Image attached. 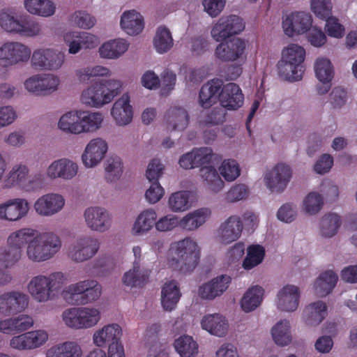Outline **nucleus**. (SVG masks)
I'll list each match as a JSON object with an SVG mask.
<instances>
[{
    "mask_svg": "<svg viewBox=\"0 0 357 357\" xmlns=\"http://www.w3.org/2000/svg\"><path fill=\"white\" fill-rule=\"evenodd\" d=\"M190 116L187 110L182 107H171L164 116V123L169 132L183 131L189 124Z\"/></svg>",
    "mask_w": 357,
    "mask_h": 357,
    "instance_id": "nucleus-38",
    "label": "nucleus"
},
{
    "mask_svg": "<svg viewBox=\"0 0 357 357\" xmlns=\"http://www.w3.org/2000/svg\"><path fill=\"white\" fill-rule=\"evenodd\" d=\"M301 297V291L299 287L286 284L278 289L274 298V305L280 312L293 313L299 307Z\"/></svg>",
    "mask_w": 357,
    "mask_h": 357,
    "instance_id": "nucleus-23",
    "label": "nucleus"
},
{
    "mask_svg": "<svg viewBox=\"0 0 357 357\" xmlns=\"http://www.w3.org/2000/svg\"><path fill=\"white\" fill-rule=\"evenodd\" d=\"M61 292L68 303L85 305L98 300L102 286L96 280L86 279L69 284Z\"/></svg>",
    "mask_w": 357,
    "mask_h": 357,
    "instance_id": "nucleus-11",
    "label": "nucleus"
},
{
    "mask_svg": "<svg viewBox=\"0 0 357 357\" xmlns=\"http://www.w3.org/2000/svg\"><path fill=\"white\" fill-rule=\"evenodd\" d=\"M328 315L327 304L322 301H317L307 305L303 312L302 318L308 327L319 326Z\"/></svg>",
    "mask_w": 357,
    "mask_h": 357,
    "instance_id": "nucleus-40",
    "label": "nucleus"
},
{
    "mask_svg": "<svg viewBox=\"0 0 357 357\" xmlns=\"http://www.w3.org/2000/svg\"><path fill=\"white\" fill-rule=\"evenodd\" d=\"M151 273V269L146 264L133 261L132 267L123 273L121 280L128 287H141L149 282Z\"/></svg>",
    "mask_w": 357,
    "mask_h": 357,
    "instance_id": "nucleus-33",
    "label": "nucleus"
},
{
    "mask_svg": "<svg viewBox=\"0 0 357 357\" xmlns=\"http://www.w3.org/2000/svg\"><path fill=\"white\" fill-rule=\"evenodd\" d=\"M264 248L259 245H251L247 248V254L243 261L242 266L249 271L259 265L264 260Z\"/></svg>",
    "mask_w": 357,
    "mask_h": 357,
    "instance_id": "nucleus-57",
    "label": "nucleus"
},
{
    "mask_svg": "<svg viewBox=\"0 0 357 357\" xmlns=\"http://www.w3.org/2000/svg\"><path fill=\"white\" fill-rule=\"evenodd\" d=\"M68 22L79 29L89 30L94 27L97 20L92 15L83 10H77L68 16Z\"/></svg>",
    "mask_w": 357,
    "mask_h": 357,
    "instance_id": "nucleus-58",
    "label": "nucleus"
},
{
    "mask_svg": "<svg viewBox=\"0 0 357 357\" xmlns=\"http://www.w3.org/2000/svg\"><path fill=\"white\" fill-rule=\"evenodd\" d=\"M181 228L180 216L174 213L163 215L156 218L155 230L160 233H169Z\"/></svg>",
    "mask_w": 357,
    "mask_h": 357,
    "instance_id": "nucleus-60",
    "label": "nucleus"
},
{
    "mask_svg": "<svg viewBox=\"0 0 357 357\" xmlns=\"http://www.w3.org/2000/svg\"><path fill=\"white\" fill-rule=\"evenodd\" d=\"M200 327L208 334L218 337H226L229 331L228 319L220 313H208L200 319Z\"/></svg>",
    "mask_w": 357,
    "mask_h": 357,
    "instance_id": "nucleus-30",
    "label": "nucleus"
},
{
    "mask_svg": "<svg viewBox=\"0 0 357 357\" xmlns=\"http://www.w3.org/2000/svg\"><path fill=\"white\" fill-rule=\"evenodd\" d=\"M41 75L43 96L53 94L59 89L61 79L57 75L51 73H42Z\"/></svg>",
    "mask_w": 357,
    "mask_h": 357,
    "instance_id": "nucleus-64",
    "label": "nucleus"
},
{
    "mask_svg": "<svg viewBox=\"0 0 357 357\" xmlns=\"http://www.w3.org/2000/svg\"><path fill=\"white\" fill-rule=\"evenodd\" d=\"M79 121L80 109H73L60 116L56 126L63 133L79 135Z\"/></svg>",
    "mask_w": 357,
    "mask_h": 357,
    "instance_id": "nucleus-45",
    "label": "nucleus"
},
{
    "mask_svg": "<svg viewBox=\"0 0 357 357\" xmlns=\"http://www.w3.org/2000/svg\"><path fill=\"white\" fill-rule=\"evenodd\" d=\"M31 48L17 41H8L0 46V66L3 68L26 63L31 58Z\"/></svg>",
    "mask_w": 357,
    "mask_h": 357,
    "instance_id": "nucleus-15",
    "label": "nucleus"
},
{
    "mask_svg": "<svg viewBox=\"0 0 357 357\" xmlns=\"http://www.w3.org/2000/svg\"><path fill=\"white\" fill-rule=\"evenodd\" d=\"M231 278L222 274L202 283L197 289V296L202 300L213 301L221 296L228 289Z\"/></svg>",
    "mask_w": 357,
    "mask_h": 357,
    "instance_id": "nucleus-28",
    "label": "nucleus"
},
{
    "mask_svg": "<svg viewBox=\"0 0 357 357\" xmlns=\"http://www.w3.org/2000/svg\"><path fill=\"white\" fill-rule=\"evenodd\" d=\"M249 195L250 189L246 184L236 183L225 192L223 199L227 204H234L247 199Z\"/></svg>",
    "mask_w": 357,
    "mask_h": 357,
    "instance_id": "nucleus-59",
    "label": "nucleus"
},
{
    "mask_svg": "<svg viewBox=\"0 0 357 357\" xmlns=\"http://www.w3.org/2000/svg\"><path fill=\"white\" fill-rule=\"evenodd\" d=\"M264 295L265 290L262 287L254 285L249 287L239 301L241 310L245 313L254 312L261 306Z\"/></svg>",
    "mask_w": 357,
    "mask_h": 357,
    "instance_id": "nucleus-43",
    "label": "nucleus"
},
{
    "mask_svg": "<svg viewBox=\"0 0 357 357\" xmlns=\"http://www.w3.org/2000/svg\"><path fill=\"white\" fill-rule=\"evenodd\" d=\"M272 339L279 347L289 345L293 340L290 321L282 319L276 322L271 329Z\"/></svg>",
    "mask_w": 357,
    "mask_h": 357,
    "instance_id": "nucleus-49",
    "label": "nucleus"
},
{
    "mask_svg": "<svg viewBox=\"0 0 357 357\" xmlns=\"http://www.w3.org/2000/svg\"><path fill=\"white\" fill-rule=\"evenodd\" d=\"M67 275L61 271L33 276L27 283L26 290L38 303H45L56 299L67 282Z\"/></svg>",
    "mask_w": 357,
    "mask_h": 357,
    "instance_id": "nucleus-3",
    "label": "nucleus"
},
{
    "mask_svg": "<svg viewBox=\"0 0 357 357\" xmlns=\"http://www.w3.org/2000/svg\"><path fill=\"white\" fill-rule=\"evenodd\" d=\"M29 296L22 291H4L0 293V314L9 316L21 313L29 307Z\"/></svg>",
    "mask_w": 357,
    "mask_h": 357,
    "instance_id": "nucleus-24",
    "label": "nucleus"
},
{
    "mask_svg": "<svg viewBox=\"0 0 357 357\" xmlns=\"http://www.w3.org/2000/svg\"><path fill=\"white\" fill-rule=\"evenodd\" d=\"M313 22V17L309 12L294 10L283 15L282 28L287 36L293 38L305 34Z\"/></svg>",
    "mask_w": 357,
    "mask_h": 357,
    "instance_id": "nucleus-16",
    "label": "nucleus"
},
{
    "mask_svg": "<svg viewBox=\"0 0 357 357\" xmlns=\"http://www.w3.org/2000/svg\"><path fill=\"white\" fill-rule=\"evenodd\" d=\"M248 43L240 38H235L220 43L215 48L216 59L224 62L244 61L247 55Z\"/></svg>",
    "mask_w": 357,
    "mask_h": 357,
    "instance_id": "nucleus-25",
    "label": "nucleus"
},
{
    "mask_svg": "<svg viewBox=\"0 0 357 357\" xmlns=\"http://www.w3.org/2000/svg\"><path fill=\"white\" fill-rule=\"evenodd\" d=\"M66 60V53L53 47H40L33 50L31 66L35 70L56 72L60 70Z\"/></svg>",
    "mask_w": 357,
    "mask_h": 357,
    "instance_id": "nucleus-12",
    "label": "nucleus"
},
{
    "mask_svg": "<svg viewBox=\"0 0 357 357\" xmlns=\"http://www.w3.org/2000/svg\"><path fill=\"white\" fill-rule=\"evenodd\" d=\"M110 115L117 126L129 125L133 119V109L130 105V96L124 93L113 104Z\"/></svg>",
    "mask_w": 357,
    "mask_h": 357,
    "instance_id": "nucleus-31",
    "label": "nucleus"
},
{
    "mask_svg": "<svg viewBox=\"0 0 357 357\" xmlns=\"http://www.w3.org/2000/svg\"><path fill=\"white\" fill-rule=\"evenodd\" d=\"M165 194V190L159 181L149 182L144 192V199L149 204H155L162 199Z\"/></svg>",
    "mask_w": 357,
    "mask_h": 357,
    "instance_id": "nucleus-63",
    "label": "nucleus"
},
{
    "mask_svg": "<svg viewBox=\"0 0 357 357\" xmlns=\"http://www.w3.org/2000/svg\"><path fill=\"white\" fill-rule=\"evenodd\" d=\"M222 82L213 79L204 84L199 95V105L204 108L211 107L217 100L219 93L220 105L229 110H235L243 105L244 96L240 86L233 82L228 83L222 87Z\"/></svg>",
    "mask_w": 357,
    "mask_h": 357,
    "instance_id": "nucleus-2",
    "label": "nucleus"
},
{
    "mask_svg": "<svg viewBox=\"0 0 357 357\" xmlns=\"http://www.w3.org/2000/svg\"><path fill=\"white\" fill-rule=\"evenodd\" d=\"M218 172L224 181L233 182L241 176V169L236 160L227 158L221 162Z\"/></svg>",
    "mask_w": 357,
    "mask_h": 357,
    "instance_id": "nucleus-56",
    "label": "nucleus"
},
{
    "mask_svg": "<svg viewBox=\"0 0 357 357\" xmlns=\"http://www.w3.org/2000/svg\"><path fill=\"white\" fill-rule=\"evenodd\" d=\"M341 225L340 215L335 213H326L319 220L318 234L323 238H331L337 234Z\"/></svg>",
    "mask_w": 357,
    "mask_h": 357,
    "instance_id": "nucleus-48",
    "label": "nucleus"
},
{
    "mask_svg": "<svg viewBox=\"0 0 357 357\" xmlns=\"http://www.w3.org/2000/svg\"><path fill=\"white\" fill-rule=\"evenodd\" d=\"M24 7L29 13L43 17H52L56 10L52 0H24Z\"/></svg>",
    "mask_w": 357,
    "mask_h": 357,
    "instance_id": "nucleus-50",
    "label": "nucleus"
},
{
    "mask_svg": "<svg viewBox=\"0 0 357 357\" xmlns=\"http://www.w3.org/2000/svg\"><path fill=\"white\" fill-rule=\"evenodd\" d=\"M292 176L291 166L285 162H278L264 172L262 180L269 192L281 194L287 189Z\"/></svg>",
    "mask_w": 357,
    "mask_h": 357,
    "instance_id": "nucleus-13",
    "label": "nucleus"
},
{
    "mask_svg": "<svg viewBox=\"0 0 357 357\" xmlns=\"http://www.w3.org/2000/svg\"><path fill=\"white\" fill-rule=\"evenodd\" d=\"M174 351L179 357H197L199 354L197 341L190 335H181L174 340Z\"/></svg>",
    "mask_w": 357,
    "mask_h": 357,
    "instance_id": "nucleus-47",
    "label": "nucleus"
},
{
    "mask_svg": "<svg viewBox=\"0 0 357 357\" xmlns=\"http://www.w3.org/2000/svg\"><path fill=\"white\" fill-rule=\"evenodd\" d=\"M80 172L79 164L69 157L53 160L46 167L45 177L50 181H70L75 179Z\"/></svg>",
    "mask_w": 357,
    "mask_h": 357,
    "instance_id": "nucleus-14",
    "label": "nucleus"
},
{
    "mask_svg": "<svg viewBox=\"0 0 357 357\" xmlns=\"http://www.w3.org/2000/svg\"><path fill=\"white\" fill-rule=\"evenodd\" d=\"M100 247L99 240L91 236H81L69 246L68 257L74 262L82 263L96 255Z\"/></svg>",
    "mask_w": 357,
    "mask_h": 357,
    "instance_id": "nucleus-18",
    "label": "nucleus"
},
{
    "mask_svg": "<svg viewBox=\"0 0 357 357\" xmlns=\"http://www.w3.org/2000/svg\"><path fill=\"white\" fill-rule=\"evenodd\" d=\"M243 229L241 218L236 214L231 215L219 225L216 237L221 244L229 245L241 238Z\"/></svg>",
    "mask_w": 357,
    "mask_h": 357,
    "instance_id": "nucleus-27",
    "label": "nucleus"
},
{
    "mask_svg": "<svg viewBox=\"0 0 357 357\" xmlns=\"http://www.w3.org/2000/svg\"><path fill=\"white\" fill-rule=\"evenodd\" d=\"M65 197L56 192H50L39 196L33 204L35 213L42 218H49L61 213L66 206Z\"/></svg>",
    "mask_w": 357,
    "mask_h": 357,
    "instance_id": "nucleus-21",
    "label": "nucleus"
},
{
    "mask_svg": "<svg viewBox=\"0 0 357 357\" xmlns=\"http://www.w3.org/2000/svg\"><path fill=\"white\" fill-rule=\"evenodd\" d=\"M43 183L41 174L31 175V169L24 162H16L4 176L1 188L3 190H22L31 192L40 188Z\"/></svg>",
    "mask_w": 357,
    "mask_h": 357,
    "instance_id": "nucleus-6",
    "label": "nucleus"
},
{
    "mask_svg": "<svg viewBox=\"0 0 357 357\" xmlns=\"http://www.w3.org/2000/svg\"><path fill=\"white\" fill-rule=\"evenodd\" d=\"M124 171L123 158L117 155H110L105 162L104 172L108 182H116L120 179Z\"/></svg>",
    "mask_w": 357,
    "mask_h": 357,
    "instance_id": "nucleus-52",
    "label": "nucleus"
},
{
    "mask_svg": "<svg viewBox=\"0 0 357 357\" xmlns=\"http://www.w3.org/2000/svg\"><path fill=\"white\" fill-rule=\"evenodd\" d=\"M62 241L52 231H38L25 248V257L32 263H43L53 259L61 250Z\"/></svg>",
    "mask_w": 357,
    "mask_h": 357,
    "instance_id": "nucleus-5",
    "label": "nucleus"
},
{
    "mask_svg": "<svg viewBox=\"0 0 357 357\" xmlns=\"http://www.w3.org/2000/svg\"><path fill=\"white\" fill-rule=\"evenodd\" d=\"M130 43L126 39L116 38L103 42L99 46L98 53L100 59L116 60L128 51Z\"/></svg>",
    "mask_w": 357,
    "mask_h": 357,
    "instance_id": "nucleus-35",
    "label": "nucleus"
},
{
    "mask_svg": "<svg viewBox=\"0 0 357 357\" xmlns=\"http://www.w3.org/2000/svg\"><path fill=\"white\" fill-rule=\"evenodd\" d=\"M109 151L107 141L101 137L91 139L84 148L80 155L82 165L87 169L100 166Z\"/></svg>",
    "mask_w": 357,
    "mask_h": 357,
    "instance_id": "nucleus-17",
    "label": "nucleus"
},
{
    "mask_svg": "<svg viewBox=\"0 0 357 357\" xmlns=\"http://www.w3.org/2000/svg\"><path fill=\"white\" fill-rule=\"evenodd\" d=\"M174 46V39L170 30L160 26L157 28L153 38V47L159 54H165L169 52Z\"/></svg>",
    "mask_w": 357,
    "mask_h": 357,
    "instance_id": "nucleus-53",
    "label": "nucleus"
},
{
    "mask_svg": "<svg viewBox=\"0 0 357 357\" xmlns=\"http://www.w3.org/2000/svg\"><path fill=\"white\" fill-rule=\"evenodd\" d=\"M34 325L32 316L20 314L0 321V332L4 334H21L26 332Z\"/></svg>",
    "mask_w": 357,
    "mask_h": 357,
    "instance_id": "nucleus-34",
    "label": "nucleus"
},
{
    "mask_svg": "<svg viewBox=\"0 0 357 357\" xmlns=\"http://www.w3.org/2000/svg\"><path fill=\"white\" fill-rule=\"evenodd\" d=\"M83 219L86 227L94 232L105 233L112 227V214L102 206L87 207L83 212Z\"/></svg>",
    "mask_w": 357,
    "mask_h": 357,
    "instance_id": "nucleus-22",
    "label": "nucleus"
},
{
    "mask_svg": "<svg viewBox=\"0 0 357 357\" xmlns=\"http://www.w3.org/2000/svg\"><path fill=\"white\" fill-rule=\"evenodd\" d=\"M201 255L197 241L186 236L172 243L165 257L166 266L174 271L188 274L197 267Z\"/></svg>",
    "mask_w": 357,
    "mask_h": 357,
    "instance_id": "nucleus-1",
    "label": "nucleus"
},
{
    "mask_svg": "<svg viewBox=\"0 0 357 357\" xmlns=\"http://www.w3.org/2000/svg\"><path fill=\"white\" fill-rule=\"evenodd\" d=\"M310 8L317 17L322 20L333 14L331 0H310Z\"/></svg>",
    "mask_w": 357,
    "mask_h": 357,
    "instance_id": "nucleus-61",
    "label": "nucleus"
},
{
    "mask_svg": "<svg viewBox=\"0 0 357 357\" xmlns=\"http://www.w3.org/2000/svg\"><path fill=\"white\" fill-rule=\"evenodd\" d=\"M122 89L119 79H98L82 90L79 101L86 107L100 109L110 103Z\"/></svg>",
    "mask_w": 357,
    "mask_h": 357,
    "instance_id": "nucleus-4",
    "label": "nucleus"
},
{
    "mask_svg": "<svg viewBox=\"0 0 357 357\" xmlns=\"http://www.w3.org/2000/svg\"><path fill=\"white\" fill-rule=\"evenodd\" d=\"M122 327L117 323H109L97 328L92 335L93 344L98 348L109 347L111 344L121 343Z\"/></svg>",
    "mask_w": 357,
    "mask_h": 357,
    "instance_id": "nucleus-29",
    "label": "nucleus"
},
{
    "mask_svg": "<svg viewBox=\"0 0 357 357\" xmlns=\"http://www.w3.org/2000/svg\"><path fill=\"white\" fill-rule=\"evenodd\" d=\"M82 345L75 340L59 342L46 351V357H82Z\"/></svg>",
    "mask_w": 357,
    "mask_h": 357,
    "instance_id": "nucleus-42",
    "label": "nucleus"
},
{
    "mask_svg": "<svg viewBox=\"0 0 357 357\" xmlns=\"http://www.w3.org/2000/svg\"><path fill=\"white\" fill-rule=\"evenodd\" d=\"M195 202L192 191L180 190L169 194L167 199V206L172 213H181L189 211Z\"/></svg>",
    "mask_w": 357,
    "mask_h": 357,
    "instance_id": "nucleus-36",
    "label": "nucleus"
},
{
    "mask_svg": "<svg viewBox=\"0 0 357 357\" xmlns=\"http://www.w3.org/2000/svg\"><path fill=\"white\" fill-rule=\"evenodd\" d=\"M199 176L206 189L213 194L220 192L225 186L218 171L212 165L201 167Z\"/></svg>",
    "mask_w": 357,
    "mask_h": 357,
    "instance_id": "nucleus-46",
    "label": "nucleus"
},
{
    "mask_svg": "<svg viewBox=\"0 0 357 357\" xmlns=\"http://www.w3.org/2000/svg\"><path fill=\"white\" fill-rule=\"evenodd\" d=\"M324 197L318 192L312 191L307 193L303 198L301 208L307 215L313 216L317 215L324 206Z\"/></svg>",
    "mask_w": 357,
    "mask_h": 357,
    "instance_id": "nucleus-54",
    "label": "nucleus"
},
{
    "mask_svg": "<svg viewBox=\"0 0 357 357\" xmlns=\"http://www.w3.org/2000/svg\"><path fill=\"white\" fill-rule=\"evenodd\" d=\"M30 210L26 199L16 197L7 199L0 204V220L17 222L24 218Z\"/></svg>",
    "mask_w": 357,
    "mask_h": 357,
    "instance_id": "nucleus-26",
    "label": "nucleus"
},
{
    "mask_svg": "<svg viewBox=\"0 0 357 357\" xmlns=\"http://www.w3.org/2000/svg\"><path fill=\"white\" fill-rule=\"evenodd\" d=\"M0 26L6 31L18 34L23 37L33 38L42 34L41 24L35 20L19 15L9 9L0 12Z\"/></svg>",
    "mask_w": 357,
    "mask_h": 357,
    "instance_id": "nucleus-9",
    "label": "nucleus"
},
{
    "mask_svg": "<svg viewBox=\"0 0 357 357\" xmlns=\"http://www.w3.org/2000/svg\"><path fill=\"white\" fill-rule=\"evenodd\" d=\"M157 211L149 208L141 211L136 217L130 229L133 236H141L149 233L153 228L155 229Z\"/></svg>",
    "mask_w": 357,
    "mask_h": 357,
    "instance_id": "nucleus-39",
    "label": "nucleus"
},
{
    "mask_svg": "<svg viewBox=\"0 0 357 357\" xmlns=\"http://www.w3.org/2000/svg\"><path fill=\"white\" fill-rule=\"evenodd\" d=\"M49 340V333L45 329H36L13 336L9 340L11 349L20 351L39 349Z\"/></svg>",
    "mask_w": 357,
    "mask_h": 357,
    "instance_id": "nucleus-19",
    "label": "nucleus"
},
{
    "mask_svg": "<svg viewBox=\"0 0 357 357\" xmlns=\"http://www.w3.org/2000/svg\"><path fill=\"white\" fill-rule=\"evenodd\" d=\"M121 29L128 36L141 33L144 28V20L139 12L135 9L124 10L119 19Z\"/></svg>",
    "mask_w": 357,
    "mask_h": 357,
    "instance_id": "nucleus-37",
    "label": "nucleus"
},
{
    "mask_svg": "<svg viewBox=\"0 0 357 357\" xmlns=\"http://www.w3.org/2000/svg\"><path fill=\"white\" fill-rule=\"evenodd\" d=\"M305 38L310 45L316 48L324 47L328 40L326 33L321 27L312 24V26L306 33Z\"/></svg>",
    "mask_w": 357,
    "mask_h": 357,
    "instance_id": "nucleus-62",
    "label": "nucleus"
},
{
    "mask_svg": "<svg viewBox=\"0 0 357 357\" xmlns=\"http://www.w3.org/2000/svg\"><path fill=\"white\" fill-rule=\"evenodd\" d=\"M181 297L178 282L174 280L164 283L161 289V305L166 311H172Z\"/></svg>",
    "mask_w": 357,
    "mask_h": 357,
    "instance_id": "nucleus-44",
    "label": "nucleus"
},
{
    "mask_svg": "<svg viewBox=\"0 0 357 357\" xmlns=\"http://www.w3.org/2000/svg\"><path fill=\"white\" fill-rule=\"evenodd\" d=\"M314 73L322 84H329L334 77V68L331 61L326 57H319L314 62Z\"/></svg>",
    "mask_w": 357,
    "mask_h": 357,
    "instance_id": "nucleus-55",
    "label": "nucleus"
},
{
    "mask_svg": "<svg viewBox=\"0 0 357 357\" xmlns=\"http://www.w3.org/2000/svg\"><path fill=\"white\" fill-rule=\"evenodd\" d=\"M104 120L100 112L80 109L79 135L96 132L102 128Z\"/></svg>",
    "mask_w": 357,
    "mask_h": 357,
    "instance_id": "nucleus-41",
    "label": "nucleus"
},
{
    "mask_svg": "<svg viewBox=\"0 0 357 357\" xmlns=\"http://www.w3.org/2000/svg\"><path fill=\"white\" fill-rule=\"evenodd\" d=\"M212 211L209 207H201L180 217L181 229L188 232L195 231L211 218Z\"/></svg>",
    "mask_w": 357,
    "mask_h": 357,
    "instance_id": "nucleus-32",
    "label": "nucleus"
},
{
    "mask_svg": "<svg viewBox=\"0 0 357 357\" xmlns=\"http://www.w3.org/2000/svg\"><path fill=\"white\" fill-rule=\"evenodd\" d=\"M100 309L95 306H82L67 308L61 314L64 325L73 330L89 329L96 326L101 320Z\"/></svg>",
    "mask_w": 357,
    "mask_h": 357,
    "instance_id": "nucleus-10",
    "label": "nucleus"
},
{
    "mask_svg": "<svg viewBox=\"0 0 357 357\" xmlns=\"http://www.w3.org/2000/svg\"><path fill=\"white\" fill-rule=\"evenodd\" d=\"M337 280V275L332 270L321 273L314 282V293L320 297L326 296L334 289Z\"/></svg>",
    "mask_w": 357,
    "mask_h": 357,
    "instance_id": "nucleus-51",
    "label": "nucleus"
},
{
    "mask_svg": "<svg viewBox=\"0 0 357 357\" xmlns=\"http://www.w3.org/2000/svg\"><path fill=\"white\" fill-rule=\"evenodd\" d=\"M305 56V49L301 45L291 43L284 47L277 65L279 75L290 82L301 79L303 73L302 64Z\"/></svg>",
    "mask_w": 357,
    "mask_h": 357,
    "instance_id": "nucleus-8",
    "label": "nucleus"
},
{
    "mask_svg": "<svg viewBox=\"0 0 357 357\" xmlns=\"http://www.w3.org/2000/svg\"><path fill=\"white\" fill-rule=\"evenodd\" d=\"M37 230L24 227L13 230L6 238L7 249L0 254V268H10L22 257V250L31 241Z\"/></svg>",
    "mask_w": 357,
    "mask_h": 357,
    "instance_id": "nucleus-7",
    "label": "nucleus"
},
{
    "mask_svg": "<svg viewBox=\"0 0 357 357\" xmlns=\"http://www.w3.org/2000/svg\"><path fill=\"white\" fill-rule=\"evenodd\" d=\"M62 39L70 54H77L82 49L93 50L100 43L99 37L91 32L68 30L62 34Z\"/></svg>",
    "mask_w": 357,
    "mask_h": 357,
    "instance_id": "nucleus-20",
    "label": "nucleus"
}]
</instances>
